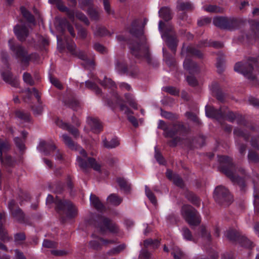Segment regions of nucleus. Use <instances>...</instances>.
<instances>
[{"label":"nucleus","mask_w":259,"mask_h":259,"mask_svg":"<svg viewBox=\"0 0 259 259\" xmlns=\"http://www.w3.org/2000/svg\"><path fill=\"white\" fill-rule=\"evenodd\" d=\"M89 225H93L95 228V232L92 234L93 239L89 242V246L94 250L101 249L103 245L109 243H113L114 241L111 240L103 239L97 236L96 232L104 234L107 231L116 233L118 231V227L109 219L104 217H100L97 220H91L87 221Z\"/></svg>","instance_id":"f257e3e1"},{"label":"nucleus","mask_w":259,"mask_h":259,"mask_svg":"<svg viewBox=\"0 0 259 259\" xmlns=\"http://www.w3.org/2000/svg\"><path fill=\"white\" fill-rule=\"evenodd\" d=\"M62 141L65 144L71 149L79 151L80 155L76 157V163L83 171H86L88 168H92L95 170L100 171L101 165L94 158L88 157L86 152L82 148L78 147L66 134L62 135Z\"/></svg>","instance_id":"f03ea898"},{"label":"nucleus","mask_w":259,"mask_h":259,"mask_svg":"<svg viewBox=\"0 0 259 259\" xmlns=\"http://www.w3.org/2000/svg\"><path fill=\"white\" fill-rule=\"evenodd\" d=\"M158 29L162 39L172 51L175 52L177 45V40L172 32V26L168 24H165L160 20L159 21Z\"/></svg>","instance_id":"7ed1b4c3"},{"label":"nucleus","mask_w":259,"mask_h":259,"mask_svg":"<svg viewBox=\"0 0 259 259\" xmlns=\"http://www.w3.org/2000/svg\"><path fill=\"white\" fill-rule=\"evenodd\" d=\"M219 161L221 163L222 171L230 178L233 182L237 183L241 188H243L245 186L244 180L240 177L235 176L231 169L233 167L232 159L228 156H221L219 157Z\"/></svg>","instance_id":"20e7f679"},{"label":"nucleus","mask_w":259,"mask_h":259,"mask_svg":"<svg viewBox=\"0 0 259 259\" xmlns=\"http://www.w3.org/2000/svg\"><path fill=\"white\" fill-rule=\"evenodd\" d=\"M181 55L184 57H186L183 63L185 69L190 74L196 72L197 71V65L187 57L189 56L195 55L200 58L202 56V53L191 46H188L187 48L183 46L182 49Z\"/></svg>","instance_id":"39448f33"},{"label":"nucleus","mask_w":259,"mask_h":259,"mask_svg":"<svg viewBox=\"0 0 259 259\" xmlns=\"http://www.w3.org/2000/svg\"><path fill=\"white\" fill-rule=\"evenodd\" d=\"M181 213L191 226H197L200 223V218L197 211L190 205H184L182 208Z\"/></svg>","instance_id":"423d86ee"},{"label":"nucleus","mask_w":259,"mask_h":259,"mask_svg":"<svg viewBox=\"0 0 259 259\" xmlns=\"http://www.w3.org/2000/svg\"><path fill=\"white\" fill-rule=\"evenodd\" d=\"M9 46L13 54L18 59H20L25 64H27L30 59V56L27 51L21 46L16 44L13 39L9 41Z\"/></svg>","instance_id":"0eeeda50"},{"label":"nucleus","mask_w":259,"mask_h":259,"mask_svg":"<svg viewBox=\"0 0 259 259\" xmlns=\"http://www.w3.org/2000/svg\"><path fill=\"white\" fill-rule=\"evenodd\" d=\"M142 42L141 44L138 42L130 44V48L133 54L136 57H139L142 54H144V58L146 60L148 63H150V54L148 51V46L146 44L145 37L144 36L142 37Z\"/></svg>","instance_id":"6e6552de"},{"label":"nucleus","mask_w":259,"mask_h":259,"mask_svg":"<svg viewBox=\"0 0 259 259\" xmlns=\"http://www.w3.org/2000/svg\"><path fill=\"white\" fill-rule=\"evenodd\" d=\"M254 65L256 66V61L255 59L250 60L246 63L238 62L234 66V70L236 72L243 74L249 79H254V77H252L251 75Z\"/></svg>","instance_id":"1a4fd4ad"},{"label":"nucleus","mask_w":259,"mask_h":259,"mask_svg":"<svg viewBox=\"0 0 259 259\" xmlns=\"http://www.w3.org/2000/svg\"><path fill=\"white\" fill-rule=\"evenodd\" d=\"M213 197L219 203H222L224 201L230 202L232 200V197L228 190L222 186H219L215 188L214 191Z\"/></svg>","instance_id":"9d476101"},{"label":"nucleus","mask_w":259,"mask_h":259,"mask_svg":"<svg viewBox=\"0 0 259 259\" xmlns=\"http://www.w3.org/2000/svg\"><path fill=\"white\" fill-rule=\"evenodd\" d=\"M30 26L26 23L20 21L14 27V32L18 39L24 40L29 33Z\"/></svg>","instance_id":"9b49d317"},{"label":"nucleus","mask_w":259,"mask_h":259,"mask_svg":"<svg viewBox=\"0 0 259 259\" xmlns=\"http://www.w3.org/2000/svg\"><path fill=\"white\" fill-rule=\"evenodd\" d=\"M56 205L57 209L65 211L70 218L74 217L77 213L75 207L70 201L58 200L56 201Z\"/></svg>","instance_id":"f8f14e48"},{"label":"nucleus","mask_w":259,"mask_h":259,"mask_svg":"<svg viewBox=\"0 0 259 259\" xmlns=\"http://www.w3.org/2000/svg\"><path fill=\"white\" fill-rule=\"evenodd\" d=\"M37 149L44 155H48L51 154L55 150L56 147L51 141L47 142L41 140L37 147Z\"/></svg>","instance_id":"ddd939ff"},{"label":"nucleus","mask_w":259,"mask_h":259,"mask_svg":"<svg viewBox=\"0 0 259 259\" xmlns=\"http://www.w3.org/2000/svg\"><path fill=\"white\" fill-rule=\"evenodd\" d=\"M79 5L80 8L84 10L85 7H90L92 4V0H80ZM88 13L90 17L94 20H97L99 17L98 12L94 9L90 7L88 10Z\"/></svg>","instance_id":"4468645a"},{"label":"nucleus","mask_w":259,"mask_h":259,"mask_svg":"<svg viewBox=\"0 0 259 259\" xmlns=\"http://www.w3.org/2000/svg\"><path fill=\"white\" fill-rule=\"evenodd\" d=\"M147 20H144V23L142 26L140 25V21L139 20H136L133 22L131 28L130 29V33L136 36L141 35L143 33V28L144 26L146 24Z\"/></svg>","instance_id":"2eb2a0df"},{"label":"nucleus","mask_w":259,"mask_h":259,"mask_svg":"<svg viewBox=\"0 0 259 259\" xmlns=\"http://www.w3.org/2000/svg\"><path fill=\"white\" fill-rule=\"evenodd\" d=\"M50 4L55 5L57 8L62 12H66L69 18L73 22L74 20V13L72 10H69L64 6L61 0H49Z\"/></svg>","instance_id":"dca6fc26"},{"label":"nucleus","mask_w":259,"mask_h":259,"mask_svg":"<svg viewBox=\"0 0 259 259\" xmlns=\"http://www.w3.org/2000/svg\"><path fill=\"white\" fill-rule=\"evenodd\" d=\"M87 122L93 133H98L102 131V126L98 119L90 117L87 118Z\"/></svg>","instance_id":"f3484780"},{"label":"nucleus","mask_w":259,"mask_h":259,"mask_svg":"<svg viewBox=\"0 0 259 259\" xmlns=\"http://www.w3.org/2000/svg\"><path fill=\"white\" fill-rule=\"evenodd\" d=\"M205 114L209 118L219 119L224 116V113L221 110H217L212 107L205 106Z\"/></svg>","instance_id":"a211bd4d"},{"label":"nucleus","mask_w":259,"mask_h":259,"mask_svg":"<svg viewBox=\"0 0 259 259\" xmlns=\"http://www.w3.org/2000/svg\"><path fill=\"white\" fill-rule=\"evenodd\" d=\"M2 76L3 80L7 83L14 87H17L19 85L18 80L17 77H13L10 70L2 71Z\"/></svg>","instance_id":"6ab92c4d"},{"label":"nucleus","mask_w":259,"mask_h":259,"mask_svg":"<svg viewBox=\"0 0 259 259\" xmlns=\"http://www.w3.org/2000/svg\"><path fill=\"white\" fill-rule=\"evenodd\" d=\"M90 201L91 206L95 207L97 210L102 211L105 209L104 206L95 195L92 194L90 195Z\"/></svg>","instance_id":"aec40b11"},{"label":"nucleus","mask_w":259,"mask_h":259,"mask_svg":"<svg viewBox=\"0 0 259 259\" xmlns=\"http://www.w3.org/2000/svg\"><path fill=\"white\" fill-rule=\"evenodd\" d=\"M166 175L169 180H172L174 183L177 186L180 187L183 186V181L182 179L178 175L174 174L171 170L169 169L167 170Z\"/></svg>","instance_id":"412c9836"},{"label":"nucleus","mask_w":259,"mask_h":259,"mask_svg":"<svg viewBox=\"0 0 259 259\" xmlns=\"http://www.w3.org/2000/svg\"><path fill=\"white\" fill-rule=\"evenodd\" d=\"M15 204V202L14 200H11L9 203V207L12 212V215L13 217L18 221L21 222L23 220L24 214L22 211V210L17 208L15 210H12V207Z\"/></svg>","instance_id":"4be33fe9"},{"label":"nucleus","mask_w":259,"mask_h":259,"mask_svg":"<svg viewBox=\"0 0 259 259\" xmlns=\"http://www.w3.org/2000/svg\"><path fill=\"white\" fill-rule=\"evenodd\" d=\"M57 124L59 127L68 131L74 137H76L78 136L79 134L78 130L76 128L73 127L72 125H69L65 122H63L62 120H58L57 121Z\"/></svg>","instance_id":"5701e85b"},{"label":"nucleus","mask_w":259,"mask_h":259,"mask_svg":"<svg viewBox=\"0 0 259 259\" xmlns=\"http://www.w3.org/2000/svg\"><path fill=\"white\" fill-rule=\"evenodd\" d=\"M76 47L75 44L74 42H71L70 44L67 43V49L72 54L75 55H77L79 58L82 59L83 60H85L87 59L86 55L85 54L81 52L78 51L77 52L75 50V48Z\"/></svg>","instance_id":"b1692460"},{"label":"nucleus","mask_w":259,"mask_h":259,"mask_svg":"<svg viewBox=\"0 0 259 259\" xmlns=\"http://www.w3.org/2000/svg\"><path fill=\"white\" fill-rule=\"evenodd\" d=\"M1 160L2 165L7 168L13 166L16 163L15 160L9 155L1 156Z\"/></svg>","instance_id":"393cba45"},{"label":"nucleus","mask_w":259,"mask_h":259,"mask_svg":"<svg viewBox=\"0 0 259 259\" xmlns=\"http://www.w3.org/2000/svg\"><path fill=\"white\" fill-rule=\"evenodd\" d=\"M214 25L221 28L222 29H226V28H228V26L227 25V18L223 17H217L214 18L213 20Z\"/></svg>","instance_id":"a878e982"},{"label":"nucleus","mask_w":259,"mask_h":259,"mask_svg":"<svg viewBox=\"0 0 259 259\" xmlns=\"http://www.w3.org/2000/svg\"><path fill=\"white\" fill-rule=\"evenodd\" d=\"M120 109L121 111L127 115L128 119L134 126L138 125V123L136 118L131 115L132 113L128 107L121 104L120 105Z\"/></svg>","instance_id":"bb28decb"},{"label":"nucleus","mask_w":259,"mask_h":259,"mask_svg":"<svg viewBox=\"0 0 259 259\" xmlns=\"http://www.w3.org/2000/svg\"><path fill=\"white\" fill-rule=\"evenodd\" d=\"M240 21L235 18H227V25L228 28H226V30H233L238 28L239 26Z\"/></svg>","instance_id":"cd10ccee"},{"label":"nucleus","mask_w":259,"mask_h":259,"mask_svg":"<svg viewBox=\"0 0 259 259\" xmlns=\"http://www.w3.org/2000/svg\"><path fill=\"white\" fill-rule=\"evenodd\" d=\"M20 11L23 17L26 19L29 23L34 24V18L29 11L23 6L20 7Z\"/></svg>","instance_id":"c85d7f7f"},{"label":"nucleus","mask_w":259,"mask_h":259,"mask_svg":"<svg viewBox=\"0 0 259 259\" xmlns=\"http://www.w3.org/2000/svg\"><path fill=\"white\" fill-rule=\"evenodd\" d=\"M159 17L166 21L171 19V12L170 9L167 7H163L159 11Z\"/></svg>","instance_id":"c756f323"},{"label":"nucleus","mask_w":259,"mask_h":259,"mask_svg":"<svg viewBox=\"0 0 259 259\" xmlns=\"http://www.w3.org/2000/svg\"><path fill=\"white\" fill-rule=\"evenodd\" d=\"M10 144L7 140L0 139V154L1 156L5 155V153L10 149Z\"/></svg>","instance_id":"7c9ffc66"},{"label":"nucleus","mask_w":259,"mask_h":259,"mask_svg":"<svg viewBox=\"0 0 259 259\" xmlns=\"http://www.w3.org/2000/svg\"><path fill=\"white\" fill-rule=\"evenodd\" d=\"M103 143L104 147L109 149L115 148L119 145V142L117 138H113L109 141L105 139L103 141Z\"/></svg>","instance_id":"2f4dec72"},{"label":"nucleus","mask_w":259,"mask_h":259,"mask_svg":"<svg viewBox=\"0 0 259 259\" xmlns=\"http://www.w3.org/2000/svg\"><path fill=\"white\" fill-rule=\"evenodd\" d=\"M117 182L120 188L125 192H128L130 191L131 188L130 184L123 178H118L117 179Z\"/></svg>","instance_id":"473e14b6"},{"label":"nucleus","mask_w":259,"mask_h":259,"mask_svg":"<svg viewBox=\"0 0 259 259\" xmlns=\"http://www.w3.org/2000/svg\"><path fill=\"white\" fill-rule=\"evenodd\" d=\"M107 201L113 205H118L122 201V199L115 194H110L107 198Z\"/></svg>","instance_id":"72a5a7b5"},{"label":"nucleus","mask_w":259,"mask_h":259,"mask_svg":"<svg viewBox=\"0 0 259 259\" xmlns=\"http://www.w3.org/2000/svg\"><path fill=\"white\" fill-rule=\"evenodd\" d=\"M115 69L119 73H124L127 72V67L123 61H117L115 63Z\"/></svg>","instance_id":"f704fd0d"},{"label":"nucleus","mask_w":259,"mask_h":259,"mask_svg":"<svg viewBox=\"0 0 259 259\" xmlns=\"http://www.w3.org/2000/svg\"><path fill=\"white\" fill-rule=\"evenodd\" d=\"M125 98L126 102H127L129 105L135 109H138V106L136 102L135 101V99L133 95L130 93L125 94Z\"/></svg>","instance_id":"c9c22d12"},{"label":"nucleus","mask_w":259,"mask_h":259,"mask_svg":"<svg viewBox=\"0 0 259 259\" xmlns=\"http://www.w3.org/2000/svg\"><path fill=\"white\" fill-rule=\"evenodd\" d=\"M25 93L28 96V99L29 98V96L30 95H33L37 99L38 102L39 103H40V96L38 91L35 88H33L32 90L30 89H27L25 90Z\"/></svg>","instance_id":"e433bc0d"},{"label":"nucleus","mask_w":259,"mask_h":259,"mask_svg":"<svg viewBox=\"0 0 259 259\" xmlns=\"http://www.w3.org/2000/svg\"><path fill=\"white\" fill-rule=\"evenodd\" d=\"M182 234L184 239L188 241H196L195 238L192 236L190 231L187 228H183L182 230Z\"/></svg>","instance_id":"4c0bfd02"},{"label":"nucleus","mask_w":259,"mask_h":259,"mask_svg":"<svg viewBox=\"0 0 259 259\" xmlns=\"http://www.w3.org/2000/svg\"><path fill=\"white\" fill-rule=\"evenodd\" d=\"M94 33L96 35L104 36L107 35H111L113 32L110 33L104 27H97L96 30H94Z\"/></svg>","instance_id":"58836bf2"},{"label":"nucleus","mask_w":259,"mask_h":259,"mask_svg":"<svg viewBox=\"0 0 259 259\" xmlns=\"http://www.w3.org/2000/svg\"><path fill=\"white\" fill-rule=\"evenodd\" d=\"M145 194L151 202L154 205H156L157 203L156 198L154 194L151 192V191L147 186H145Z\"/></svg>","instance_id":"ea45409f"},{"label":"nucleus","mask_w":259,"mask_h":259,"mask_svg":"<svg viewBox=\"0 0 259 259\" xmlns=\"http://www.w3.org/2000/svg\"><path fill=\"white\" fill-rule=\"evenodd\" d=\"M125 248V245L124 244L117 246L108 252V254L109 255H115L118 254L121 251H122Z\"/></svg>","instance_id":"a19ab883"},{"label":"nucleus","mask_w":259,"mask_h":259,"mask_svg":"<svg viewBox=\"0 0 259 259\" xmlns=\"http://www.w3.org/2000/svg\"><path fill=\"white\" fill-rule=\"evenodd\" d=\"M199 47H205V46H212L215 48H220L222 47V44L220 42H207L206 40H203L202 41H200L199 44Z\"/></svg>","instance_id":"79ce46f5"},{"label":"nucleus","mask_w":259,"mask_h":259,"mask_svg":"<svg viewBox=\"0 0 259 259\" xmlns=\"http://www.w3.org/2000/svg\"><path fill=\"white\" fill-rule=\"evenodd\" d=\"M16 116L17 118L24 121H28L30 120V115L28 113H26L21 111H17L16 112Z\"/></svg>","instance_id":"37998d69"},{"label":"nucleus","mask_w":259,"mask_h":259,"mask_svg":"<svg viewBox=\"0 0 259 259\" xmlns=\"http://www.w3.org/2000/svg\"><path fill=\"white\" fill-rule=\"evenodd\" d=\"M74 15L80 21L83 22L84 24L88 25L89 24V21L85 15L82 12L79 11L74 12Z\"/></svg>","instance_id":"c03bdc74"},{"label":"nucleus","mask_w":259,"mask_h":259,"mask_svg":"<svg viewBox=\"0 0 259 259\" xmlns=\"http://www.w3.org/2000/svg\"><path fill=\"white\" fill-rule=\"evenodd\" d=\"M210 90L215 94L217 98L219 100H222V98L218 95V91L219 90V85L217 82H213L209 86Z\"/></svg>","instance_id":"a18cd8bd"},{"label":"nucleus","mask_w":259,"mask_h":259,"mask_svg":"<svg viewBox=\"0 0 259 259\" xmlns=\"http://www.w3.org/2000/svg\"><path fill=\"white\" fill-rule=\"evenodd\" d=\"M164 59L165 61L166 64L169 66H171L174 64L175 60L174 59L169 56L164 51V49H162Z\"/></svg>","instance_id":"49530a36"},{"label":"nucleus","mask_w":259,"mask_h":259,"mask_svg":"<svg viewBox=\"0 0 259 259\" xmlns=\"http://www.w3.org/2000/svg\"><path fill=\"white\" fill-rule=\"evenodd\" d=\"M177 8L180 10H187L193 8V6L189 3L178 2Z\"/></svg>","instance_id":"de8ad7c7"},{"label":"nucleus","mask_w":259,"mask_h":259,"mask_svg":"<svg viewBox=\"0 0 259 259\" xmlns=\"http://www.w3.org/2000/svg\"><path fill=\"white\" fill-rule=\"evenodd\" d=\"M203 9L207 12L212 13H220L222 11V10L220 8L214 5H209L203 7Z\"/></svg>","instance_id":"09e8293b"},{"label":"nucleus","mask_w":259,"mask_h":259,"mask_svg":"<svg viewBox=\"0 0 259 259\" xmlns=\"http://www.w3.org/2000/svg\"><path fill=\"white\" fill-rule=\"evenodd\" d=\"M199 230L202 238L206 241H210V234L206 231V228L204 226H201Z\"/></svg>","instance_id":"8fccbe9b"},{"label":"nucleus","mask_w":259,"mask_h":259,"mask_svg":"<svg viewBox=\"0 0 259 259\" xmlns=\"http://www.w3.org/2000/svg\"><path fill=\"white\" fill-rule=\"evenodd\" d=\"M102 85L105 88H112L115 87V83L110 79L105 77L104 80L100 82Z\"/></svg>","instance_id":"3c124183"},{"label":"nucleus","mask_w":259,"mask_h":259,"mask_svg":"<svg viewBox=\"0 0 259 259\" xmlns=\"http://www.w3.org/2000/svg\"><path fill=\"white\" fill-rule=\"evenodd\" d=\"M85 86L87 88L94 90L96 93V94H98L101 93V91H100V89L94 82H93L91 81H85Z\"/></svg>","instance_id":"603ef678"},{"label":"nucleus","mask_w":259,"mask_h":259,"mask_svg":"<svg viewBox=\"0 0 259 259\" xmlns=\"http://www.w3.org/2000/svg\"><path fill=\"white\" fill-rule=\"evenodd\" d=\"M14 142L17 147L19 148L20 151H23L25 149L24 140L22 139L16 137L14 139Z\"/></svg>","instance_id":"864d4df0"},{"label":"nucleus","mask_w":259,"mask_h":259,"mask_svg":"<svg viewBox=\"0 0 259 259\" xmlns=\"http://www.w3.org/2000/svg\"><path fill=\"white\" fill-rule=\"evenodd\" d=\"M23 79L24 81L27 84L32 85L34 82L31 76L28 73H24L23 75Z\"/></svg>","instance_id":"5fc2aeb1"},{"label":"nucleus","mask_w":259,"mask_h":259,"mask_svg":"<svg viewBox=\"0 0 259 259\" xmlns=\"http://www.w3.org/2000/svg\"><path fill=\"white\" fill-rule=\"evenodd\" d=\"M144 245L145 247H148L151 245H153V248H156L159 245V242L157 240L153 241L152 239H147L144 241Z\"/></svg>","instance_id":"6e6d98bb"},{"label":"nucleus","mask_w":259,"mask_h":259,"mask_svg":"<svg viewBox=\"0 0 259 259\" xmlns=\"http://www.w3.org/2000/svg\"><path fill=\"white\" fill-rule=\"evenodd\" d=\"M163 91L173 95H176L179 94V91L172 87H165L163 88Z\"/></svg>","instance_id":"4d7b16f0"},{"label":"nucleus","mask_w":259,"mask_h":259,"mask_svg":"<svg viewBox=\"0 0 259 259\" xmlns=\"http://www.w3.org/2000/svg\"><path fill=\"white\" fill-rule=\"evenodd\" d=\"M63 21L65 25L66 26L68 31H69L70 34L72 36L74 37L75 35V33L72 26L69 24V23L66 19L63 20Z\"/></svg>","instance_id":"13d9d810"},{"label":"nucleus","mask_w":259,"mask_h":259,"mask_svg":"<svg viewBox=\"0 0 259 259\" xmlns=\"http://www.w3.org/2000/svg\"><path fill=\"white\" fill-rule=\"evenodd\" d=\"M34 114L35 115H40L43 111V106L42 105H39L36 107L32 108Z\"/></svg>","instance_id":"bf43d9fd"},{"label":"nucleus","mask_w":259,"mask_h":259,"mask_svg":"<svg viewBox=\"0 0 259 259\" xmlns=\"http://www.w3.org/2000/svg\"><path fill=\"white\" fill-rule=\"evenodd\" d=\"M155 158L156 159L157 161L159 164H164V160L163 157L160 153L157 151L156 147H155Z\"/></svg>","instance_id":"052dcab7"},{"label":"nucleus","mask_w":259,"mask_h":259,"mask_svg":"<svg viewBox=\"0 0 259 259\" xmlns=\"http://www.w3.org/2000/svg\"><path fill=\"white\" fill-rule=\"evenodd\" d=\"M248 159L251 162H257L258 160V155L254 152H249L248 155Z\"/></svg>","instance_id":"680f3d73"},{"label":"nucleus","mask_w":259,"mask_h":259,"mask_svg":"<svg viewBox=\"0 0 259 259\" xmlns=\"http://www.w3.org/2000/svg\"><path fill=\"white\" fill-rule=\"evenodd\" d=\"M104 8L106 12L108 14H113V11L111 10L109 0H103Z\"/></svg>","instance_id":"e2e57ef3"},{"label":"nucleus","mask_w":259,"mask_h":259,"mask_svg":"<svg viewBox=\"0 0 259 259\" xmlns=\"http://www.w3.org/2000/svg\"><path fill=\"white\" fill-rule=\"evenodd\" d=\"M187 80L189 84L191 86H196L197 84V81L196 78L193 76H188Z\"/></svg>","instance_id":"0e129e2a"},{"label":"nucleus","mask_w":259,"mask_h":259,"mask_svg":"<svg viewBox=\"0 0 259 259\" xmlns=\"http://www.w3.org/2000/svg\"><path fill=\"white\" fill-rule=\"evenodd\" d=\"M42 246L47 248H53L56 246V243L54 242L48 240H44Z\"/></svg>","instance_id":"69168bd1"},{"label":"nucleus","mask_w":259,"mask_h":259,"mask_svg":"<svg viewBox=\"0 0 259 259\" xmlns=\"http://www.w3.org/2000/svg\"><path fill=\"white\" fill-rule=\"evenodd\" d=\"M226 237L230 240H233L235 239L236 234L233 230H228L225 232Z\"/></svg>","instance_id":"338daca9"},{"label":"nucleus","mask_w":259,"mask_h":259,"mask_svg":"<svg viewBox=\"0 0 259 259\" xmlns=\"http://www.w3.org/2000/svg\"><path fill=\"white\" fill-rule=\"evenodd\" d=\"M94 49L101 53H104L106 51V48L103 46L98 43L94 45Z\"/></svg>","instance_id":"774afa93"}]
</instances>
